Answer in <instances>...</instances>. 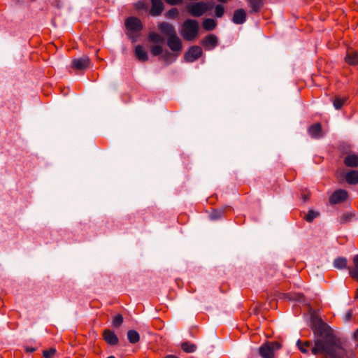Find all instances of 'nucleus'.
<instances>
[{
	"label": "nucleus",
	"mask_w": 358,
	"mask_h": 358,
	"mask_svg": "<svg viewBox=\"0 0 358 358\" xmlns=\"http://www.w3.org/2000/svg\"><path fill=\"white\" fill-rule=\"evenodd\" d=\"M312 329L315 335L318 336L311 348L313 355H322L325 358H347L346 350L341 340L333 334L328 324L317 319L313 322Z\"/></svg>",
	"instance_id": "nucleus-1"
},
{
	"label": "nucleus",
	"mask_w": 358,
	"mask_h": 358,
	"mask_svg": "<svg viewBox=\"0 0 358 358\" xmlns=\"http://www.w3.org/2000/svg\"><path fill=\"white\" fill-rule=\"evenodd\" d=\"M199 31V22L196 20L187 19L182 23L180 33L185 41H192L197 38Z\"/></svg>",
	"instance_id": "nucleus-2"
},
{
	"label": "nucleus",
	"mask_w": 358,
	"mask_h": 358,
	"mask_svg": "<svg viewBox=\"0 0 358 358\" xmlns=\"http://www.w3.org/2000/svg\"><path fill=\"white\" fill-rule=\"evenodd\" d=\"M281 347V344L278 341H267L259 348V354L262 358H273L275 352L280 350Z\"/></svg>",
	"instance_id": "nucleus-3"
},
{
	"label": "nucleus",
	"mask_w": 358,
	"mask_h": 358,
	"mask_svg": "<svg viewBox=\"0 0 358 358\" xmlns=\"http://www.w3.org/2000/svg\"><path fill=\"white\" fill-rule=\"evenodd\" d=\"M125 27L128 31V36L135 41L134 34L140 32L143 29L141 20L136 17H129L125 20Z\"/></svg>",
	"instance_id": "nucleus-4"
},
{
	"label": "nucleus",
	"mask_w": 358,
	"mask_h": 358,
	"mask_svg": "<svg viewBox=\"0 0 358 358\" xmlns=\"http://www.w3.org/2000/svg\"><path fill=\"white\" fill-rule=\"evenodd\" d=\"M186 8L192 16L200 17L207 12L208 4L206 2L199 1L187 5Z\"/></svg>",
	"instance_id": "nucleus-5"
},
{
	"label": "nucleus",
	"mask_w": 358,
	"mask_h": 358,
	"mask_svg": "<svg viewBox=\"0 0 358 358\" xmlns=\"http://www.w3.org/2000/svg\"><path fill=\"white\" fill-rule=\"evenodd\" d=\"M202 53L203 51L201 47L193 45L185 54L184 58L187 62H193L198 59L202 55Z\"/></svg>",
	"instance_id": "nucleus-6"
},
{
	"label": "nucleus",
	"mask_w": 358,
	"mask_h": 358,
	"mask_svg": "<svg viewBox=\"0 0 358 358\" xmlns=\"http://www.w3.org/2000/svg\"><path fill=\"white\" fill-rule=\"evenodd\" d=\"M90 59L87 56L83 55V57L74 59L71 63V67L76 70H84L90 66Z\"/></svg>",
	"instance_id": "nucleus-7"
},
{
	"label": "nucleus",
	"mask_w": 358,
	"mask_h": 358,
	"mask_svg": "<svg viewBox=\"0 0 358 358\" xmlns=\"http://www.w3.org/2000/svg\"><path fill=\"white\" fill-rule=\"evenodd\" d=\"M348 198V192L344 189L336 190L329 197V203L332 205L345 201Z\"/></svg>",
	"instance_id": "nucleus-8"
},
{
	"label": "nucleus",
	"mask_w": 358,
	"mask_h": 358,
	"mask_svg": "<svg viewBox=\"0 0 358 358\" xmlns=\"http://www.w3.org/2000/svg\"><path fill=\"white\" fill-rule=\"evenodd\" d=\"M201 44L206 50H211L218 44L217 37L214 34H208L203 38Z\"/></svg>",
	"instance_id": "nucleus-9"
},
{
	"label": "nucleus",
	"mask_w": 358,
	"mask_h": 358,
	"mask_svg": "<svg viewBox=\"0 0 358 358\" xmlns=\"http://www.w3.org/2000/svg\"><path fill=\"white\" fill-rule=\"evenodd\" d=\"M167 45L172 51L178 52H180L182 48V41L177 34L168 37Z\"/></svg>",
	"instance_id": "nucleus-10"
},
{
	"label": "nucleus",
	"mask_w": 358,
	"mask_h": 358,
	"mask_svg": "<svg viewBox=\"0 0 358 358\" xmlns=\"http://www.w3.org/2000/svg\"><path fill=\"white\" fill-rule=\"evenodd\" d=\"M345 62L351 66L358 64V50L353 48H348L346 55L345 57Z\"/></svg>",
	"instance_id": "nucleus-11"
},
{
	"label": "nucleus",
	"mask_w": 358,
	"mask_h": 358,
	"mask_svg": "<svg viewBox=\"0 0 358 358\" xmlns=\"http://www.w3.org/2000/svg\"><path fill=\"white\" fill-rule=\"evenodd\" d=\"M158 28L162 34L168 37L177 34L174 27L169 23L162 22L158 25Z\"/></svg>",
	"instance_id": "nucleus-12"
},
{
	"label": "nucleus",
	"mask_w": 358,
	"mask_h": 358,
	"mask_svg": "<svg viewBox=\"0 0 358 358\" xmlns=\"http://www.w3.org/2000/svg\"><path fill=\"white\" fill-rule=\"evenodd\" d=\"M152 6L150 13L152 16L159 15L164 10V3L162 0H151Z\"/></svg>",
	"instance_id": "nucleus-13"
},
{
	"label": "nucleus",
	"mask_w": 358,
	"mask_h": 358,
	"mask_svg": "<svg viewBox=\"0 0 358 358\" xmlns=\"http://www.w3.org/2000/svg\"><path fill=\"white\" fill-rule=\"evenodd\" d=\"M309 135L313 138H320L322 137V129L320 123H315L309 127L308 129Z\"/></svg>",
	"instance_id": "nucleus-14"
},
{
	"label": "nucleus",
	"mask_w": 358,
	"mask_h": 358,
	"mask_svg": "<svg viewBox=\"0 0 358 358\" xmlns=\"http://www.w3.org/2000/svg\"><path fill=\"white\" fill-rule=\"evenodd\" d=\"M246 20V12L243 8L237 9L234 11L232 22L236 24H242Z\"/></svg>",
	"instance_id": "nucleus-15"
},
{
	"label": "nucleus",
	"mask_w": 358,
	"mask_h": 358,
	"mask_svg": "<svg viewBox=\"0 0 358 358\" xmlns=\"http://www.w3.org/2000/svg\"><path fill=\"white\" fill-rule=\"evenodd\" d=\"M249 7L251 8L250 13H259L264 6V0H246Z\"/></svg>",
	"instance_id": "nucleus-16"
},
{
	"label": "nucleus",
	"mask_w": 358,
	"mask_h": 358,
	"mask_svg": "<svg viewBox=\"0 0 358 358\" xmlns=\"http://www.w3.org/2000/svg\"><path fill=\"white\" fill-rule=\"evenodd\" d=\"M344 164L348 167L356 168L358 166V155L349 154L344 158Z\"/></svg>",
	"instance_id": "nucleus-17"
},
{
	"label": "nucleus",
	"mask_w": 358,
	"mask_h": 358,
	"mask_svg": "<svg viewBox=\"0 0 358 358\" xmlns=\"http://www.w3.org/2000/svg\"><path fill=\"white\" fill-rule=\"evenodd\" d=\"M103 336L106 342L111 345H116L118 343V338L115 334L109 329L105 330Z\"/></svg>",
	"instance_id": "nucleus-18"
},
{
	"label": "nucleus",
	"mask_w": 358,
	"mask_h": 358,
	"mask_svg": "<svg viewBox=\"0 0 358 358\" xmlns=\"http://www.w3.org/2000/svg\"><path fill=\"white\" fill-rule=\"evenodd\" d=\"M135 55L137 59L141 62H146L148 59V52L141 45L136 46Z\"/></svg>",
	"instance_id": "nucleus-19"
},
{
	"label": "nucleus",
	"mask_w": 358,
	"mask_h": 358,
	"mask_svg": "<svg viewBox=\"0 0 358 358\" xmlns=\"http://www.w3.org/2000/svg\"><path fill=\"white\" fill-rule=\"evenodd\" d=\"M345 179L348 184H358V171L352 170L347 172L345 175Z\"/></svg>",
	"instance_id": "nucleus-20"
},
{
	"label": "nucleus",
	"mask_w": 358,
	"mask_h": 358,
	"mask_svg": "<svg viewBox=\"0 0 358 358\" xmlns=\"http://www.w3.org/2000/svg\"><path fill=\"white\" fill-rule=\"evenodd\" d=\"M353 263L355 265L354 268H349V273L352 278H355L358 280V255H355L353 259ZM355 299H358V289H357Z\"/></svg>",
	"instance_id": "nucleus-21"
},
{
	"label": "nucleus",
	"mask_w": 358,
	"mask_h": 358,
	"mask_svg": "<svg viewBox=\"0 0 358 358\" xmlns=\"http://www.w3.org/2000/svg\"><path fill=\"white\" fill-rule=\"evenodd\" d=\"M217 25L216 21L212 18L205 19L203 22V27L206 31L213 30Z\"/></svg>",
	"instance_id": "nucleus-22"
},
{
	"label": "nucleus",
	"mask_w": 358,
	"mask_h": 358,
	"mask_svg": "<svg viewBox=\"0 0 358 358\" xmlns=\"http://www.w3.org/2000/svg\"><path fill=\"white\" fill-rule=\"evenodd\" d=\"M127 338L131 343H136L140 339L139 334L135 330H129L127 332Z\"/></svg>",
	"instance_id": "nucleus-23"
},
{
	"label": "nucleus",
	"mask_w": 358,
	"mask_h": 358,
	"mask_svg": "<svg viewBox=\"0 0 358 358\" xmlns=\"http://www.w3.org/2000/svg\"><path fill=\"white\" fill-rule=\"evenodd\" d=\"M297 345L299 346V350L303 353H308L309 349L311 350V348L314 345H312L310 342L306 341L305 343H301L300 341H297Z\"/></svg>",
	"instance_id": "nucleus-24"
},
{
	"label": "nucleus",
	"mask_w": 358,
	"mask_h": 358,
	"mask_svg": "<svg viewBox=\"0 0 358 358\" xmlns=\"http://www.w3.org/2000/svg\"><path fill=\"white\" fill-rule=\"evenodd\" d=\"M148 40L155 43H162L164 42V38L157 33L150 32L148 34Z\"/></svg>",
	"instance_id": "nucleus-25"
},
{
	"label": "nucleus",
	"mask_w": 358,
	"mask_h": 358,
	"mask_svg": "<svg viewBox=\"0 0 358 358\" xmlns=\"http://www.w3.org/2000/svg\"><path fill=\"white\" fill-rule=\"evenodd\" d=\"M346 101L347 97L336 96L333 101L334 108L336 110L341 109Z\"/></svg>",
	"instance_id": "nucleus-26"
},
{
	"label": "nucleus",
	"mask_w": 358,
	"mask_h": 358,
	"mask_svg": "<svg viewBox=\"0 0 358 358\" xmlns=\"http://www.w3.org/2000/svg\"><path fill=\"white\" fill-rule=\"evenodd\" d=\"M334 266L338 269L345 268L347 266V259L345 257H338L334 261Z\"/></svg>",
	"instance_id": "nucleus-27"
},
{
	"label": "nucleus",
	"mask_w": 358,
	"mask_h": 358,
	"mask_svg": "<svg viewBox=\"0 0 358 358\" xmlns=\"http://www.w3.org/2000/svg\"><path fill=\"white\" fill-rule=\"evenodd\" d=\"M181 348L184 352L187 353L194 352L196 350V345L189 342L182 343Z\"/></svg>",
	"instance_id": "nucleus-28"
},
{
	"label": "nucleus",
	"mask_w": 358,
	"mask_h": 358,
	"mask_svg": "<svg viewBox=\"0 0 358 358\" xmlns=\"http://www.w3.org/2000/svg\"><path fill=\"white\" fill-rule=\"evenodd\" d=\"M162 48L160 45H155L151 47L150 52L154 56L159 55L162 53Z\"/></svg>",
	"instance_id": "nucleus-29"
},
{
	"label": "nucleus",
	"mask_w": 358,
	"mask_h": 358,
	"mask_svg": "<svg viewBox=\"0 0 358 358\" xmlns=\"http://www.w3.org/2000/svg\"><path fill=\"white\" fill-rule=\"evenodd\" d=\"M123 322V317L121 315H117L113 320L112 324L114 327H118Z\"/></svg>",
	"instance_id": "nucleus-30"
},
{
	"label": "nucleus",
	"mask_w": 358,
	"mask_h": 358,
	"mask_svg": "<svg viewBox=\"0 0 358 358\" xmlns=\"http://www.w3.org/2000/svg\"><path fill=\"white\" fill-rule=\"evenodd\" d=\"M318 213L313 210H309L306 215V220L308 222H311L315 217L318 216Z\"/></svg>",
	"instance_id": "nucleus-31"
},
{
	"label": "nucleus",
	"mask_w": 358,
	"mask_h": 358,
	"mask_svg": "<svg viewBox=\"0 0 358 358\" xmlns=\"http://www.w3.org/2000/svg\"><path fill=\"white\" fill-rule=\"evenodd\" d=\"M224 13V8L222 5H217L215 8V14L217 17H221Z\"/></svg>",
	"instance_id": "nucleus-32"
},
{
	"label": "nucleus",
	"mask_w": 358,
	"mask_h": 358,
	"mask_svg": "<svg viewBox=\"0 0 358 358\" xmlns=\"http://www.w3.org/2000/svg\"><path fill=\"white\" fill-rule=\"evenodd\" d=\"M222 216V211L221 210H215L210 215L211 220H217L220 219Z\"/></svg>",
	"instance_id": "nucleus-33"
},
{
	"label": "nucleus",
	"mask_w": 358,
	"mask_h": 358,
	"mask_svg": "<svg viewBox=\"0 0 358 358\" xmlns=\"http://www.w3.org/2000/svg\"><path fill=\"white\" fill-rule=\"evenodd\" d=\"M353 217L352 213H345L340 217V222L343 224L351 220V218Z\"/></svg>",
	"instance_id": "nucleus-34"
},
{
	"label": "nucleus",
	"mask_w": 358,
	"mask_h": 358,
	"mask_svg": "<svg viewBox=\"0 0 358 358\" xmlns=\"http://www.w3.org/2000/svg\"><path fill=\"white\" fill-rule=\"evenodd\" d=\"M166 15L170 18H176L178 15V10L176 8H173L167 12Z\"/></svg>",
	"instance_id": "nucleus-35"
},
{
	"label": "nucleus",
	"mask_w": 358,
	"mask_h": 358,
	"mask_svg": "<svg viewBox=\"0 0 358 358\" xmlns=\"http://www.w3.org/2000/svg\"><path fill=\"white\" fill-rule=\"evenodd\" d=\"M56 352L55 349L51 348L48 350L43 351V356L45 358H52Z\"/></svg>",
	"instance_id": "nucleus-36"
},
{
	"label": "nucleus",
	"mask_w": 358,
	"mask_h": 358,
	"mask_svg": "<svg viewBox=\"0 0 358 358\" xmlns=\"http://www.w3.org/2000/svg\"><path fill=\"white\" fill-rule=\"evenodd\" d=\"M291 299L295 300V301H297L299 302H303L304 301V296L303 294L296 293V294H293Z\"/></svg>",
	"instance_id": "nucleus-37"
},
{
	"label": "nucleus",
	"mask_w": 358,
	"mask_h": 358,
	"mask_svg": "<svg viewBox=\"0 0 358 358\" xmlns=\"http://www.w3.org/2000/svg\"><path fill=\"white\" fill-rule=\"evenodd\" d=\"M169 5H178L182 3V0H164Z\"/></svg>",
	"instance_id": "nucleus-38"
},
{
	"label": "nucleus",
	"mask_w": 358,
	"mask_h": 358,
	"mask_svg": "<svg viewBox=\"0 0 358 358\" xmlns=\"http://www.w3.org/2000/svg\"><path fill=\"white\" fill-rule=\"evenodd\" d=\"M136 7L138 9H143L145 8V3L143 2L139 1L137 3Z\"/></svg>",
	"instance_id": "nucleus-39"
},
{
	"label": "nucleus",
	"mask_w": 358,
	"mask_h": 358,
	"mask_svg": "<svg viewBox=\"0 0 358 358\" xmlns=\"http://www.w3.org/2000/svg\"><path fill=\"white\" fill-rule=\"evenodd\" d=\"M164 358H178V357H176V355H169L166 356Z\"/></svg>",
	"instance_id": "nucleus-40"
},
{
	"label": "nucleus",
	"mask_w": 358,
	"mask_h": 358,
	"mask_svg": "<svg viewBox=\"0 0 358 358\" xmlns=\"http://www.w3.org/2000/svg\"><path fill=\"white\" fill-rule=\"evenodd\" d=\"M352 316V312L351 311H348L347 315H346V317L349 320Z\"/></svg>",
	"instance_id": "nucleus-41"
},
{
	"label": "nucleus",
	"mask_w": 358,
	"mask_h": 358,
	"mask_svg": "<svg viewBox=\"0 0 358 358\" xmlns=\"http://www.w3.org/2000/svg\"><path fill=\"white\" fill-rule=\"evenodd\" d=\"M171 56V54L169 52H167L164 55V57H166L165 59L168 60V57Z\"/></svg>",
	"instance_id": "nucleus-42"
},
{
	"label": "nucleus",
	"mask_w": 358,
	"mask_h": 358,
	"mask_svg": "<svg viewBox=\"0 0 358 358\" xmlns=\"http://www.w3.org/2000/svg\"><path fill=\"white\" fill-rule=\"evenodd\" d=\"M354 336L355 338H358V329L355 331Z\"/></svg>",
	"instance_id": "nucleus-43"
},
{
	"label": "nucleus",
	"mask_w": 358,
	"mask_h": 358,
	"mask_svg": "<svg viewBox=\"0 0 358 358\" xmlns=\"http://www.w3.org/2000/svg\"><path fill=\"white\" fill-rule=\"evenodd\" d=\"M217 1L220 2H222V3H225L227 1V0H217Z\"/></svg>",
	"instance_id": "nucleus-44"
},
{
	"label": "nucleus",
	"mask_w": 358,
	"mask_h": 358,
	"mask_svg": "<svg viewBox=\"0 0 358 358\" xmlns=\"http://www.w3.org/2000/svg\"><path fill=\"white\" fill-rule=\"evenodd\" d=\"M29 351H30V352H34V348H31V349H30V350H29Z\"/></svg>",
	"instance_id": "nucleus-45"
},
{
	"label": "nucleus",
	"mask_w": 358,
	"mask_h": 358,
	"mask_svg": "<svg viewBox=\"0 0 358 358\" xmlns=\"http://www.w3.org/2000/svg\"><path fill=\"white\" fill-rule=\"evenodd\" d=\"M107 358H115V357L114 356H110V357H108Z\"/></svg>",
	"instance_id": "nucleus-46"
},
{
	"label": "nucleus",
	"mask_w": 358,
	"mask_h": 358,
	"mask_svg": "<svg viewBox=\"0 0 358 358\" xmlns=\"http://www.w3.org/2000/svg\"><path fill=\"white\" fill-rule=\"evenodd\" d=\"M308 199V196H304V200L307 199Z\"/></svg>",
	"instance_id": "nucleus-47"
}]
</instances>
